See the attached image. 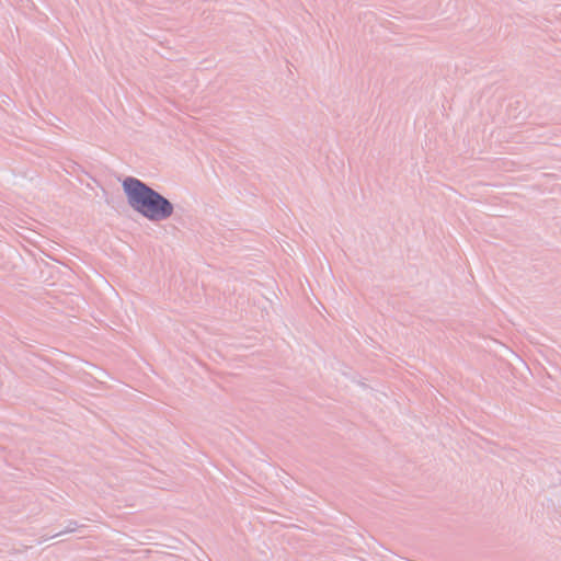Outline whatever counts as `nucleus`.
<instances>
[{"instance_id": "obj_1", "label": "nucleus", "mask_w": 561, "mask_h": 561, "mask_svg": "<svg viewBox=\"0 0 561 561\" xmlns=\"http://www.w3.org/2000/svg\"><path fill=\"white\" fill-rule=\"evenodd\" d=\"M122 186L128 205L149 221H164L173 215L174 205L144 181L127 176Z\"/></svg>"}, {"instance_id": "obj_2", "label": "nucleus", "mask_w": 561, "mask_h": 561, "mask_svg": "<svg viewBox=\"0 0 561 561\" xmlns=\"http://www.w3.org/2000/svg\"><path fill=\"white\" fill-rule=\"evenodd\" d=\"M78 528H79L78 523L76 520L70 519L67 522V526L65 527V529H62L59 533H56L54 535H50L49 538H55V537L61 536L64 534L72 533V531L77 530ZM46 539H48V537Z\"/></svg>"}]
</instances>
